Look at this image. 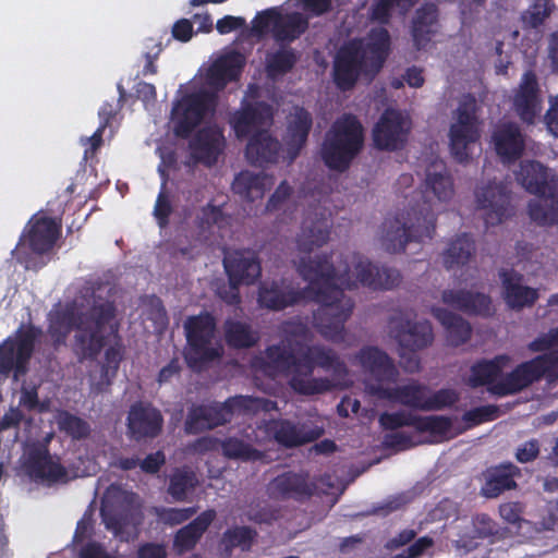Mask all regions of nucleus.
Here are the masks:
<instances>
[{
	"label": "nucleus",
	"instance_id": "37",
	"mask_svg": "<svg viewBox=\"0 0 558 558\" xmlns=\"http://www.w3.org/2000/svg\"><path fill=\"white\" fill-rule=\"evenodd\" d=\"M272 184V178L265 173L243 171L235 177L232 190L241 197L253 202L262 198L265 191L270 189Z\"/></svg>",
	"mask_w": 558,
	"mask_h": 558
},
{
	"label": "nucleus",
	"instance_id": "10",
	"mask_svg": "<svg viewBox=\"0 0 558 558\" xmlns=\"http://www.w3.org/2000/svg\"><path fill=\"white\" fill-rule=\"evenodd\" d=\"M434 228L432 218H423L415 208H411L405 215L386 219L378 231L377 241L384 251L401 253L408 244L432 238Z\"/></svg>",
	"mask_w": 558,
	"mask_h": 558
},
{
	"label": "nucleus",
	"instance_id": "63",
	"mask_svg": "<svg viewBox=\"0 0 558 558\" xmlns=\"http://www.w3.org/2000/svg\"><path fill=\"white\" fill-rule=\"evenodd\" d=\"M524 505L519 501H510L500 505L499 514L504 521L514 526L523 519Z\"/></svg>",
	"mask_w": 558,
	"mask_h": 558
},
{
	"label": "nucleus",
	"instance_id": "49",
	"mask_svg": "<svg viewBox=\"0 0 558 558\" xmlns=\"http://www.w3.org/2000/svg\"><path fill=\"white\" fill-rule=\"evenodd\" d=\"M437 20L438 9L435 4L422 5L415 12L411 35H435Z\"/></svg>",
	"mask_w": 558,
	"mask_h": 558
},
{
	"label": "nucleus",
	"instance_id": "4",
	"mask_svg": "<svg viewBox=\"0 0 558 558\" xmlns=\"http://www.w3.org/2000/svg\"><path fill=\"white\" fill-rule=\"evenodd\" d=\"M244 64V57L239 52L219 56L207 68L199 70L194 78V87L198 90L178 101L172 109V123L177 135L186 136L208 113L216 104V93L228 82L235 80Z\"/></svg>",
	"mask_w": 558,
	"mask_h": 558
},
{
	"label": "nucleus",
	"instance_id": "29",
	"mask_svg": "<svg viewBox=\"0 0 558 558\" xmlns=\"http://www.w3.org/2000/svg\"><path fill=\"white\" fill-rule=\"evenodd\" d=\"M513 107L522 121L533 123L539 114L542 106L537 81L532 72L524 73L513 98Z\"/></svg>",
	"mask_w": 558,
	"mask_h": 558
},
{
	"label": "nucleus",
	"instance_id": "38",
	"mask_svg": "<svg viewBox=\"0 0 558 558\" xmlns=\"http://www.w3.org/2000/svg\"><path fill=\"white\" fill-rule=\"evenodd\" d=\"M520 474V469L512 463L501 464L490 470L482 488L483 494L488 498H495L505 490L514 489L517 487L514 477Z\"/></svg>",
	"mask_w": 558,
	"mask_h": 558
},
{
	"label": "nucleus",
	"instance_id": "27",
	"mask_svg": "<svg viewBox=\"0 0 558 558\" xmlns=\"http://www.w3.org/2000/svg\"><path fill=\"white\" fill-rule=\"evenodd\" d=\"M304 299H314L310 284L304 290H295L287 284L276 282L263 283L259 288L258 302L262 306L270 310H282Z\"/></svg>",
	"mask_w": 558,
	"mask_h": 558
},
{
	"label": "nucleus",
	"instance_id": "50",
	"mask_svg": "<svg viewBox=\"0 0 558 558\" xmlns=\"http://www.w3.org/2000/svg\"><path fill=\"white\" fill-rule=\"evenodd\" d=\"M296 61L294 51L286 46L267 54V72L272 78L290 71Z\"/></svg>",
	"mask_w": 558,
	"mask_h": 558
},
{
	"label": "nucleus",
	"instance_id": "47",
	"mask_svg": "<svg viewBox=\"0 0 558 558\" xmlns=\"http://www.w3.org/2000/svg\"><path fill=\"white\" fill-rule=\"evenodd\" d=\"M120 361L121 353L119 349L110 347L106 350L105 363L101 366L99 379H96L95 375H90V388L94 392H102L111 384Z\"/></svg>",
	"mask_w": 558,
	"mask_h": 558
},
{
	"label": "nucleus",
	"instance_id": "26",
	"mask_svg": "<svg viewBox=\"0 0 558 558\" xmlns=\"http://www.w3.org/2000/svg\"><path fill=\"white\" fill-rule=\"evenodd\" d=\"M359 364L365 373L369 374L375 381L367 384H383L396 381L399 376L393 361L386 352L376 347H366L361 349L356 355Z\"/></svg>",
	"mask_w": 558,
	"mask_h": 558
},
{
	"label": "nucleus",
	"instance_id": "35",
	"mask_svg": "<svg viewBox=\"0 0 558 558\" xmlns=\"http://www.w3.org/2000/svg\"><path fill=\"white\" fill-rule=\"evenodd\" d=\"M442 302L456 310L469 314L488 315L490 313V299L483 293H473L463 290H446L442 292Z\"/></svg>",
	"mask_w": 558,
	"mask_h": 558
},
{
	"label": "nucleus",
	"instance_id": "60",
	"mask_svg": "<svg viewBox=\"0 0 558 558\" xmlns=\"http://www.w3.org/2000/svg\"><path fill=\"white\" fill-rule=\"evenodd\" d=\"M414 498L412 492L400 493L395 496H390L384 504L374 509L373 513L386 515L390 512L401 509Z\"/></svg>",
	"mask_w": 558,
	"mask_h": 558
},
{
	"label": "nucleus",
	"instance_id": "24",
	"mask_svg": "<svg viewBox=\"0 0 558 558\" xmlns=\"http://www.w3.org/2000/svg\"><path fill=\"white\" fill-rule=\"evenodd\" d=\"M162 423L160 411L150 404L138 402L129 411L128 429L135 440L158 436L162 429Z\"/></svg>",
	"mask_w": 558,
	"mask_h": 558
},
{
	"label": "nucleus",
	"instance_id": "6",
	"mask_svg": "<svg viewBox=\"0 0 558 558\" xmlns=\"http://www.w3.org/2000/svg\"><path fill=\"white\" fill-rule=\"evenodd\" d=\"M256 93L257 87L250 85L243 101L246 105L234 113L231 123L238 137L252 135L246 146V158L253 165L263 166L277 160L280 144L267 130L272 120L270 106L248 102V97L252 95L254 98Z\"/></svg>",
	"mask_w": 558,
	"mask_h": 558
},
{
	"label": "nucleus",
	"instance_id": "52",
	"mask_svg": "<svg viewBox=\"0 0 558 558\" xmlns=\"http://www.w3.org/2000/svg\"><path fill=\"white\" fill-rule=\"evenodd\" d=\"M222 452L228 458L243 459V460H258L262 458V453L253 449L252 446L238 438H228L222 445Z\"/></svg>",
	"mask_w": 558,
	"mask_h": 558
},
{
	"label": "nucleus",
	"instance_id": "14",
	"mask_svg": "<svg viewBox=\"0 0 558 558\" xmlns=\"http://www.w3.org/2000/svg\"><path fill=\"white\" fill-rule=\"evenodd\" d=\"M252 433L254 437L246 434V438L250 441L264 444L274 438L277 442L286 447H294L319 438L324 433V428L312 420L302 423H293L287 420H271L264 421L257 426L256 430H252Z\"/></svg>",
	"mask_w": 558,
	"mask_h": 558
},
{
	"label": "nucleus",
	"instance_id": "61",
	"mask_svg": "<svg viewBox=\"0 0 558 558\" xmlns=\"http://www.w3.org/2000/svg\"><path fill=\"white\" fill-rule=\"evenodd\" d=\"M196 513L195 508H183V509H161L157 511L158 518L166 524L177 525L180 524Z\"/></svg>",
	"mask_w": 558,
	"mask_h": 558
},
{
	"label": "nucleus",
	"instance_id": "59",
	"mask_svg": "<svg viewBox=\"0 0 558 558\" xmlns=\"http://www.w3.org/2000/svg\"><path fill=\"white\" fill-rule=\"evenodd\" d=\"M253 538V532L251 529L245 526L235 527L228 530L223 535V542L230 547H242L247 549Z\"/></svg>",
	"mask_w": 558,
	"mask_h": 558
},
{
	"label": "nucleus",
	"instance_id": "31",
	"mask_svg": "<svg viewBox=\"0 0 558 558\" xmlns=\"http://www.w3.org/2000/svg\"><path fill=\"white\" fill-rule=\"evenodd\" d=\"M493 142L498 156L508 162L520 158L524 149V137L514 123L498 125L493 134Z\"/></svg>",
	"mask_w": 558,
	"mask_h": 558
},
{
	"label": "nucleus",
	"instance_id": "57",
	"mask_svg": "<svg viewBox=\"0 0 558 558\" xmlns=\"http://www.w3.org/2000/svg\"><path fill=\"white\" fill-rule=\"evenodd\" d=\"M38 386L32 383H23L20 391L19 407L28 411L38 410L39 412L46 411L47 407L39 402Z\"/></svg>",
	"mask_w": 558,
	"mask_h": 558
},
{
	"label": "nucleus",
	"instance_id": "53",
	"mask_svg": "<svg viewBox=\"0 0 558 558\" xmlns=\"http://www.w3.org/2000/svg\"><path fill=\"white\" fill-rule=\"evenodd\" d=\"M458 400V395L451 389H440L432 392L426 387L425 402L423 411L440 410L453 404Z\"/></svg>",
	"mask_w": 558,
	"mask_h": 558
},
{
	"label": "nucleus",
	"instance_id": "3",
	"mask_svg": "<svg viewBox=\"0 0 558 558\" xmlns=\"http://www.w3.org/2000/svg\"><path fill=\"white\" fill-rule=\"evenodd\" d=\"M104 292L101 287H84L71 304L51 316L49 331L56 343H62L74 330L75 351L83 357L98 355L106 333L116 327L114 307Z\"/></svg>",
	"mask_w": 558,
	"mask_h": 558
},
{
	"label": "nucleus",
	"instance_id": "51",
	"mask_svg": "<svg viewBox=\"0 0 558 558\" xmlns=\"http://www.w3.org/2000/svg\"><path fill=\"white\" fill-rule=\"evenodd\" d=\"M58 426L73 439L86 438L90 433L89 424L69 412H61L57 417Z\"/></svg>",
	"mask_w": 558,
	"mask_h": 558
},
{
	"label": "nucleus",
	"instance_id": "18",
	"mask_svg": "<svg viewBox=\"0 0 558 558\" xmlns=\"http://www.w3.org/2000/svg\"><path fill=\"white\" fill-rule=\"evenodd\" d=\"M476 208L487 226L501 223L511 214L510 193L502 181H488L475 190Z\"/></svg>",
	"mask_w": 558,
	"mask_h": 558
},
{
	"label": "nucleus",
	"instance_id": "19",
	"mask_svg": "<svg viewBox=\"0 0 558 558\" xmlns=\"http://www.w3.org/2000/svg\"><path fill=\"white\" fill-rule=\"evenodd\" d=\"M389 333L402 350H423L434 341L429 322L413 320L409 313H398L390 318Z\"/></svg>",
	"mask_w": 558,
	"mask_h": 558
},
{
	"label": "nucleus",
	"instance_id": "34",
	"mask_svg": "<svg viewBox=\"0 0 558 558\" xmlns=\"http://www.w3.org/2000/svg\"><path fill=\"white\" fill-rule=\"evenodd\" d=\"M514 175L518 183L532 194H547L553 191L548 183V169L538 161H521Z\"/></svg>",
	"mask_w": 558,
	"mask_h": 558
},
{
	"label": "nucleus",
	"instance_id": "48",
	"mask_svg": "<svg viewBox=\"0 0 558 558\" xmlns=\"http://www.w3.org/2000/svg\"><path fill=\"white\" fill-rule=\"evenodd\" d=\"M196 485L197 480L194 472L187 469H177L170 476L168 493L177 501H182Z\"/></svg>",
	"mask_w": 558,
	"mask_h": 558
},
{
	"label": "nucleus",
	"instance_id": "39",
	"mask_svg": "<svg viewBox=\"0 0 558 558\" xmlns=\"http://www.w3.org/2000/svg\"><path fill=\"white\" fill-rule=\"evenodd\" d=\"M354 263L360 279H362V286L372 289H391L398 286L401 280L400 272L395 268H378L374 265L373 268H369L363 260L360 262L359 259H355Z\"/></svg>",
	"mask_w": 558,
	"mask_h": 558
},
{
	"label": "nucleus",
	"instance_id": "32",
	"mask_svg": "<svg viewBox=\"0 0 558 558\" xmlns=\"http://www.w3.org/2000/svg\"><path fill=\"white\" fill-rule=\"evenodd\" d=\"M501 278L504 298L509 307L513 310L530 307L538 299L537 290L525 286L521 275L504 271Z\"/></svg>",
	"mask_w": 558,
	"mask_h": 558
},
{
	"label": "nucleus",
	"instance_id": "1",
	"mask_svg": "<svg viewBox=\"0 0 558 558\" xmlns=\"http://www.w3.org/2000/svg\"><path fill=\"white\" fill-rule=\"evenodd\" d=\"M329 207L324 203L306 211L302 222L301 232L296 238L300 254H308L315 247H320L329 239ZM364 262L369 268L373 264L364 256L350 254L340 260L337 266L329 264L327 256H300L294 260L298 272L307 282L310 290L319 303L314 313V326L327 340L340 342L343 340L344 323L353 310V302L339 288H356L362 286L357 267L354 260Z\"/></svg>",
	"mask_w": 558,
	"mask_h": 558
},
{
	"label": "nucleus",
	"instance_id": "58",
	"mask_svg": "<svg viewBox=\"0 0 558 558\" xmlns=\"http://www.w3.org/2000/svg\"><path fill=\"white\" fill-rule=\"evenodd\" d=\"M402 2L403 0H377L371 8V20L379 24H387L392 10L400 7Z\"/></svg>",
	"mask_w": 558,
	"mask_h": 558
},
{
	"label": "nucleus",
	"instance_id": "56",
	"mask_svg": "<svg viewBox=\"0 0 558 558\" xmlns=\"http://www.w3.org/2000/svg\"><path fill=\"white\" fill-rule=\"evenodd\" d=\"M499 409L496 405H482L463 414V422L468 428L498 417Z\"/></svg>",
	"mask_w": 558,
	"mask_h": 558
},
{
	"label": "nucleus",
	"instance_id": "43",
	"mask_svg": "<svg viewBox=\"0 0 558 558\" xmlns=\"http://www.w3.org/2000/svg\"><path fill=\"white\" fill-rule=\"evenodd\" d=\"M433 315L447 329L448 341L452 345L464 343L471 336V326L462 317L447 310L434 307Z\"/></svg>",
	"mask_w": 558,
	"mask_h": 558
},
{
	"label": "nucleus",
	"instance_id": "23",
	"mask_svg": "<svg viewBox=\"0 0 558 558\" xmlns=\"http://www.w3.org/2000/svg\"><path fill=\"white\" fill-rule=\"evenodd\" d=\"M379 423L385 429L414 426L420 432H429L433 435H445L451 427L450 421L444 416H414L405 411L385 412L379 416Z\"/></svg>",
	"mask_w": 558,
	"mask_h": 558
},
{
	"label": "nucleus",
	"instance_id": "41",
	"mask_svg": "<svg viewBox=\"0 0 558 558\" xmlns=\"http://www.w3.org/2000/svg\"><path fill=\"white\" fill-rule=\"evenodd\" d=\"M58 236L57 223L48 218H40L33 222L28 231V245L38 254L48 252Z\"/></svg>",
	"mask_w": 558,
	"mask_h": 558
},
{
	"label": "nucleus",
	"instance_id": "40",
	"mask_svg": "<svg viewBox=\"0 0 558 558\" xmlns=\"http://www.w3.org/2000/svg\"><path fill=\"white\" fill-rule=\"evenodd\" d=\"M475 253L474 241L462 234L450 241L442 253V263L447 270L456 271L468 265Z\"/></svg>",
	"mask_w": 558,
	"mask_h": 558
},
{
	"label": "nucleus",
	"instance_id": "17",
	"mask_svg": "<svg viewBox=\"0 0 558 558\" xmlns=\"http://www.w3.org/2000/svg\"><path fill=\"white\" fill-rule=\"evenodd\" d=\"M40 331L34 327L20 329L14 337L7 339L0 345V373L8 375L14 369L13 379L26 372L25 364L29 360L35 341Z\"/></svg>",
	"mask_w": 558,
	"mask_h": 558
},
{
	"label": "nucleus",
	"instance_id": "44",
	"mask_svg": "<svg viewBox=\"0 0 558 558\" xmlns=\"http://www.w3.org/2000/svg\"><path fill=\"white\" fill-rule=\"evenodd\" d=\"M537 197L529 203V214L538 225L558 222V198L553 191L547 194H535Z\"/></svg>",
	"mask_w": 558,
	"mask_h": 558
},
{
	"label": "nucleus",
	"instance_id": "64",
	"mask_svg": "<svg viewBox=\"0 0 558 558\" xmlns=\"http://www.w3.org/2000/svg\"><path fill=\"white\" fill-rule=\"evenodd\" d=\"M555 347H558V328L550 329L529 344L533 352L545 351Z\"/></svg>",
	"mask_w": 558,
	"mask_h": 558
},
{
	"label": "nucleus",
	"instance_id": "55",
	"mask_svg": "<svg viewBox=\"0 0 558 558\" xmlns=\"http://www.w3.org/2000/svg\"><path fill=\"white\" fill-rule=\"evenodd\" d=\"M294 5L301 8L303 14L307 20V27L310 26V17L322 16L332 11V0H293Z\"/></svg>",
	"mask_w": 558,
	"mask_h": 558
},
{
	"label": "nucleus",
	"instance_id": "13",
	"mask_svg": "<svg viewBox=\"0 0 558 558\" xmlns=\"http://www.w3.org/2000/svg\"><path fill=\"white\" fill-rule=\"evenodd\" d=\"M546 375L550 381H558V351L524 362L506 376H500L494 384L490 392L498 396H507L521 391L529 385Z\"/></svg>",
	"mask_w": 558,
	"mask_h": 558
},
{
	"label": "nucleus",
	"instance_id": "5",
	"mask_svg": "<svg viewBox=\"0 0 558 558\" xmlns=\"http://www.w3.org/2000/svg\"><path fill=\"white\" fill-rule=\"evenodd\" d=\"M389 47V37H356L344 44L333 62L337 86L347 90L360 76L373 80L383 68Z\"/></svg>",
	"mask_w": 558,
	"mask_h": 558
},
{
	"label": "nucleus",
	"instance_id": "45",
	"mask_svg": "<svg viewBox=\"0 0 558 558\" xmlns=\"http://www.w3.org/2000/svg\"><path fill=\"white\" fill-rule=\"evenodd\" d=\"M556 10L555 0H533L520 15L523 29H538Z\"/></svg>",
	"mask_w": 558,
	"mask_h": 558
},
{
	"label": "nucleus",
	"instance_id": "21",
	"mask_svg": "<svg viewBox=\"0 0 558 558\" xmlns=\"http://www.w3.org/2000/svg\"><path fill=\"white\" fill-rule=\"evenodd\" d=\"M365 392L377 400H384L389 403H397L423 411L426 386L415 380L395 387H389L383 384H367Z\"/></svg>",
	"mask_w": 558,
	"mask_h": 558
},
{
	"label": "nucleus",
	"instance_id": "12",
	"mask_svg": "<svg viewBox=\"0 0 558 558\" xmlns=\"http://www.w3.org/2000/svg\"><path fill=\"white\" fill-rule=\"evenodd\" d=\"M135 495L120 486L107 488L101 502V517L106 527L121 541H129L135 535L136 519Z\"/></svg>",
	"mask_w": 558,
	"mask_h": 558
},
{
	"label": "nucleus",
	"instance_id": "30",
	"mask_svg": "<svg viewBox=\"0 0 558 558\" xmlns=\"http://www.w3.org/2000/svg\"><path fill=\"white\" fill-rule=\"evenodd\" d=\"M316 486L303 474L287 472L275 477L268 485V493L274 498L308 497Z\"/></svg>",
	"mask_w": 558,
	"mask_h": 558
},
{
	"label": "nucleus",
	"instance_id": "42",
	"mask_svg": "<svg viewBox=\"0 0 558 558\" xmlns=\"http://www.w3.org/2000/svg\"><path fill=\"white\" fill-rule=\"evenodd\" d=\"M509 357L506 355L496 356L492 361H483L475 364L471 369L468 383L472 387L489 385V389L494 384L498 383L502 368L508 364Z\"/></svg>",
	"mask_w": 558,
	"mask_h": 558
},
{
	"label": "nucleus",
	"instance_id": "46",
	"mask_svg": "<svg viewBox=\"0 0 558 558\" xmlns=\"http://www.w3.org/2000/svg\"><path fill=\"white\" fill-rule=\"evenodd\" d=\"M227 342L234 348H248L258 340V335L244 322L228 319L225 323Z\"/></svg>",
	"mask_w": 558,
	"mask_h": 558
},
{
	"label": "nucleus",
	"instance_id": "8",
	"mask_svg": "<svg viewBox=\"0 0 558 558\" xmlns=\"http://www.w3.org/2000/svg\"><path fill=\"white\" fill-rule=\"evenodd\" d=\"M363 128L351 114L337 119L325 135L322 158L326 166L344 171L363 147Z\"/></svg>",
	"mask_w": 558,
	"mask_h": 558
},
{
	"label": "nucleus",
	"instance_id": "33",
	"mask_svg": "<svg viewBox=\"0 0 558 558\" xmlns=\"http://www.w3.org/2000/svg\"><path fill=\"white\" fill-rule=\"evenodd\" d=\"M312 128L311 114L300 107H294L288 117L286 143L290 160H293L305 144Z\"/></svg>",
	"mask_w": 558,
	"mask_h": 558
},
{
	"label": "nucleus",
	"instance_id": "15",
	"mask_svg": "<svg viewBox=\"0 0 558 558\" xmlns=\"http://www.w3.org/2000/svg\"><path fill=\"white\" fill-rule=\"evenodd\" d=\"M454 194L452 179L449 175L445 163L435 158L427 166L425 180L421 192L422 203L416 202V211L424 218L434 219V214L448 203Z\"/></svg>",
	"mask_w": 558,
	"mask_h": 558
},
{
	"label": "nucleus",
	"instance_id": "36",
	"mask_svg": "<svg viewBox=\"0 0 558 558\" xmlns=\"http://www.w3.org/2000/svg\"><path fill=\"white\" fill-rule=\"evenodd\" d=\"M216 518L215 510H206L201 513L186 526L180 529L174 537L173 547L179 554L191 550L203 533L207 530L210 523Z\"/></svg>",
	"mask_w": 558,
	"mask_h": 558
},
{
	"label": "nucleus",
	"instance_id": "20",
	"mask_svg": "<svg viewBox=\"0 0 558 558\" xmlns=\"http://www.w3.org/2000/svg\"><path fill=\"white\" fill-rule=\"evenodd\" d=\"M25 466L32 478L48 486L65 484L73 478L59 458L50 454L47 447L41 444L28 449Z\"/></svg>",
	"mask_w": 558,
	"mask_h": 558
},
{
	"label": "nucleus",
	"instance_id": "9",
	"mask_svg": "<svg viewBox=\"0 0 558 558\" xmlns=\"http://www.w3.org/2000/svg\"><path fill=\"white\" fill-rule=\"evenodd\" d=\"M276 409V403L269 399L235 396L225 403H213L194 407L189 412L185 429L187 433H199L229 422L234 413L251 414L258 411L269 412Z\"/></svg>",
	"mask_w": 558,
	"mask_h": 558
},
{
	"label": "nucleus",
	"instance_id": "16",
	"mask_svg": "<svg viewBox=\"0 0 558 558\" xmlns=\"http://www.w3.org/2000/svg\"><path fill=\"white\" fill-rule=\"evenodd\" d=\"M184 330L190 350L185 354L187 363L196 367L198 363L211 361L219 355L215 347V323L210 315L190 317L184 323Z\"/></svg>",
	"mask_w": 558,
	"mask_h": 558
},
{
	"label": "nucleus",
	"instance_id": "54",
	"mask_svg": "<svg viewBox=\"0 0 558 558\" xmlns=\"http://www.w3.org/2000/svg\"><path fill=\"white\" fill-rule=\"evenodd\" d=\"M292 193L293 187L287 181H282L269 197L266 204V211H286L287 208L289 207Z\"/></svg>",
	"mask_w": 558,
	"mask_h": 558
},
{
	"label": "nucleus",
	"instance_id": "7",
	"mask_svg": "<svg viewBox=\"0 0 558 558\" xmlns=\"http://www.w3.org/2000/svg\"><path fill=\"white\" fill-rule=\"evenodd\" d=\"M216 29L221 35L239 29L240 35H304L307 20L300 11H290L278 5L258 11L251 26L242 16L225 15L217 21Z\"/></svg>",
	"mask_w": 558,
	"mask_h": 558
},
{
	"label": "nucleus",
	"instance_id": "11",
	"mask_svg": "<svg viewBox=\"0 0 558 558\" xmlns=\"http://www.w3.org/2000/svg\"><path fill=\"white\" fill-rule=\"evenodd\" d=\"M478 106L475 97L464 95L458 107L451 113L449 128L450 148L453 157L459 161H466L471 147L480 138Z\"/></svg>",
	"mask_w": 558,
	"mask_h": 558
},
{
	"label": "nucleus",
	"instance_id": "62",
	"mask_svg": "<svg viewBox=\"0 0 558 558\" xmlns=\"http://www.w3.org/2000/svg\"><path fill=\"white\" fill-rule=\"evenodd\" d=\"M539 452V441L537 439H530L517 447L514 457L520 463H529L536 460Z\"/></svg>",
	"mask_w": 558,
	"mask_h": 558
},
{
	"label": "nucleus",
	"instance_id": "28",
	"mask_svg": "<svg viewBox=\"0 0 558 558\" xmlns=\"http://www.w3.org/2000/svg\"><path fill=\"white\" fill-rule=\"evenodd\" d=\"M225 138L217 126L202 129L190 143L191 157L206 166L214 165L222 153Z\"/></svg>",
	"mask_w": 558,
	"mask_h": 558
},
{
	"label": "nucleus",
	"instance_id": "2",
	"mask_svg": "<svg viewBox=\"0 0 558 558\" xmlns=\"http://www.w3.org/2000/svg\"><path fill=\"white\" fill-rule=\"evenodd\" d=\"M281 340L268 347L262 357L265 374L282 375L298 393L311 396L345 384L348 368L337 352L323 344L308 345L312 332L300 319H290L279 328Z\"/></svg>",
	"mask_w": 558,
	"mask_h": 558
},
{
	"label": "nucleus",
	"instance_id": "25",
	"mask_svg": "<svg viewBox=\"0 0 558 558\" xmlns=\"http://www.w3.org/2000/svg\"><path fill=\"white\" fill-rule=\"evenodd\" d=\"M223 266L230 282L252 284L260 276L262 267L254 251L239 250L225 255Z\"/></svg>",
	"mask_w": 558,
	"mask_h": 558
},
{
	"label": "nucleus",
	"instance_id": "22",
	"mask_svg": "<svg viewBox=\"0 0 558 558\" xmlns=\"http://www.w3.org/2000/svg\"><path fill=\"white\" fill-rule=\"evenodd\" d=\"M409 129V121L401 112L386 110L373 130L374 143L380 149H398L404 144Z\"/></svg>",
	"mask_w": 558,
	"mask_h": 558
}]
</instances>
